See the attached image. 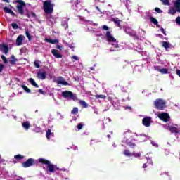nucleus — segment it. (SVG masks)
Returning <instances> with one entry per match:
<instances>
[{
  "label": "nucleus",
  "instance_id": "obj_1",
  "mask_svg": "<svg viewBox=\"0 0 180 180\" xmlns=\"http://www.w3.org/2000/svg\"><path fill=\"white\" fill-rule=\"evenodd\" d=\"M105 37L110 46H112V47L110 49V51H117V49H119V44L117 43V41L116 40V39H115L113 35H112V33H110L109 31H107L105 34Z\"/></svg>",
  "mask_w": 180,
  "mask_h": 180
},
{
  "label": "nucleus",
  "instance_id": "obj_2",
  "mask_svg": "<svg viewBox=\"0 0 180 180\" xmlns=\"http://www.w3.org/2000/svg\"><path fill=\"white\" fill-rule=\"evenodd\" d=\"M38 161L41 164H44V165H46V171H48L49 172L54 174V172H56V171L58 169V168H57V166L51 164V162L48 160H46L44 158H39Z\"/></svg>",
  "mask_w": 180,
  "mask_h": 180
},
{
  "label": "nucleus",
  "instance_id": "obj_3",
  "mask_svg": "<svg viewBox=\"0 0 180 180\" xmlns=\"http://www.w3.org/2000/svg\"><path fill=\"white\" fill-rule=\"evenodd\" d=\"M54 6H56V4H54L51 0H46L44 1V11L46 13V15H51V13L54 12Z\"/></svg>",
  "mask_w": 180,
  "mask_h": 180
},
{
  "label": "nucleus",
  "instance_id": "obj_4",
  "mask_svg": "<svg viewBox=\"0 0 180 180\" xmlns=\"http://www.w3.org/2000/svg\"><path fill=\"white\" fill-rule=\"evenodd\" d=\"M124 136H125L122 140V143H125L129 147H131V148H134V147H136V144L130 142V140H133V139H131V137H133V133L131 131H127L124 132Z\"/></svg>",
  "mask_w": 180,
  "mask_h": 180
},
{
  "label": "nucleus",
  "instance_id": "obj_5",
  "mask_svg": "<svg viewBox=\"0 0 180 180\" xmlns=\"http://www.w3.org/2000/svg\"><path fill=\"white\" fill-rule=\"evenodd\" d=\"M62 96L65 99H68V101H73L74 102L78 101V98L77 97V94H73L70 91H65L62 92Z\"/></svg>",
  "mask_w": 180,
  "mask_h": 180
},
{
  "label": "nucleus",
  "instance_id": "obj_6",
  "mask_svg": "<svg viewBox=\"0 0 180 180\" xmlns=\"http://www.w3.org/2000/svg\"><path fill=\"white\" fill-rule=\"evenodd\" d=\"M15 2L16 4H19L18 5H17L18 13H20V15H23V13H25V9L23 8L26 6V4L22 0H16Z\"/></svg>",
  "mask_w": 180,
  "mask_h": 180
},
{
  "label": "nucleus",
  "instance_id": "obj_7",
  "mask_svg": "<svg viewBox=\"0 0 180 180\" xmlns=\"http://www.w3.org/2000/svg\"><path fill=\"white\" fill-rule=\"evenodd\" d=\"M166 103H167L165 101V100L159 98L155 101V107L156 109H159V110H162L165 108Z\"/></svg>",
  "mask_w": 180,
  "mask_h": 180
},
{
  "label": "nucleus",
  "instance_id": "obj_8",
  "mask_svg": "<svg viewBox=\"0 0 180 180\" xmlns=\"http://www.w3.org/2000/svg\"><path fill=\"white\" fill-rule=\"evenodd\" d=\"M36 164V160L33 158H29L27 161L22 163L23 168H29Z\"/></svg>",
  "mask_w": 180,
  "mask_h": 180
},
{
  "label": "nucleus",
  "instance_id": "obj_9",
  "mask_svg": "<svg viewBox=\"0 0 180 180\" xmlns=\"http://www.w3.org/2000/svg\"><path fill=\"white\" fill-rule=\"evenodd\" d=\"M165 129L169 130L171 133H174L175 134H178L180 133V128H177L176 127H173L169 124H166Z\"/></svg>",
  "mask_w": 180,
  "mask_h": 180
},
{
  "label": "nucleus",
  "instance_id": "obj_10",
  "mask_svg": "<svg viewBox=\"0 0 180 180\" xmlns=\"http://www.w3.org/2000/svg\"><path fill=\"white\" fill-rule=\"evenodd\" d=\"M142 124L145 127H150L151 126V117H145L142 120Z\"/></svg>",
  "mask_w": 180,
  "mask_h": 180
},
{
  "label": "nucleus",
  "instance_id": "obj_11",
  "mask_svg": "<svg viewBox=\"0 0 180 180\" xmlns=\"http://www.w3.org/2000/svg\"><path fill=\"white\" fill-rule=\"evenodd\" d=\"M159 119L163 122H168L169 120V115L167 112H162L158 115Z\"/></svg>",
  "mask_w": 180,
  "mask_h": 180
},
{
  "label": "nucleus",
  "instance_id": "obj_12",
  "mask_svg": "<svg viewBox=\"0 0 180 180\" xmlns=\"http://www.w3.org/2000/svg\"><path fill=\"white\" fill-rule=\"evenodd\" d=\"M134 134L135 136H136V137H138L136 141H139V143H143V141H147V136H146V134L137 133H135Z\"/></svg>",
  "mask_w": 180,
  "mask_h": 180
},
{
  "label": "nucleus",
  "instance_id": "obj_13",
  "mask_svg": "<svg viewBox=\"0 0 180 180\" xmlns=\"http://www.w3.org/2000/svg\"><path fill=\"white\" fill-rule=\"evenodd\" d=\"M125 33L129 36H136V32L131 29L130 27H125L124 29Z\"/></svg>",
  "mask_w": 180,
  "mask_h": 180
},
{
  "label": "nucleus",
  "instance_id": "obj_14",
  "mask_svg": "<svg viewBox=\"0 0 180 180\" xmlns=\"http://www.w3.org/2000/svg\"><path fill=\"white\" fill-rule=\"evenodd\" d=\"M0 51H2V53H4V54H8L9 53V46L8 45L3 44L0 45Z\"/></svg>",
  "mask_w": 180,
  "mask_h": 180
},
{
  "label": "nucleus",
  "instance_id": "obj_15",
  "mask_svg": "<svg viewBox=\"0 0 180 180\" xmlns=\"http://www.w3.org/2000/svg\"><path fill=\"white\" fill-rule=\"evenodd\" d=\"M25 39V36L20 34L15 41L16 46H22L23 44V39Z\"/></svg>",
  "mask_w": 180,
  "mask_h": 180
},
{
  "label": "nucleus",
  "instance_id": "obj_16",
  "mask_svg": "<svg viewBox=\"0 0 180 180\" xmlns=\"http://www.w3.org/2000/svg\"><path fill=\"white\" fill-rule=\"evenodd\" d=\"M154 68L155 71H158L160 74H168V68H160V66H155Z\"/></svg>",
  "mask_w": 180,
  "mask_h": 180
},
{
  "label": "nucleus",
  "instance_id": "obj_17",
  "mask_svg": "<svg viewBox=\"0 0 180 180\" xmlns=\"http://www.w3.org/2000/svg\"><path fill=\"white\" fill-rule=\"evenodd\" d=\"M51 53L56 58H63V55L58 53V51H57V49H52Z\"/></svg>",
  "mask_w": 180,
  "mask_h": 180
},
{
  "label": "nucleus",
  "instance_id": "obj_18",
  "mask_svg": "<svg viewBox=\"0 0 180 180\" xmlns=\"http://www.w3.org/2000/svg\"><path fill=\"white\" fill-rule=\"evenodd\" d=\"M37 78L41 79L42 81L46 79V72H39L37 74Z\"/></svg>",
  "mask_w": 180,
  "mask_h": 180
},
{
  "label": "nucleus",
  "instance_id": "obj_19",
  "mask_svg": "<svg viewBox=\"0 0 180 180\" xmlns=\"http://www.w3.org/2000/svg\"><path fill=\"white\" fill-rule=\"evenodd\" d=\"M22 128L25 131H27L29 129H30V122L29 121H25L22 123Z\"/></svg>",
  "mask_w": 180,
  "mask_h": 180
},
{
  "label": "nucleus",
  "instance_id": "obj_20",
  "mask_svg": "<svg viewBox=\"0 0 180 180\" xmlns=\"http://www.w3.org/2000/svg\"><path fill=\"white\" fill-rule=\"evenodd\" d=\"M57 84H60V85H68V82H67V81H65V79H64V78L63 77H59L57 80H56Z\"/></svg>",
  "mask_w": 180,
  "mask_h": 180
},
{
  "label": "nucleus",
  "instance_id": "obj_21",
  "mask_svg": "<svg viewBox=\"0 0 180 180\" xmlns=\"http://www.w3.org/2000/svg\"><path fill=\"white\" fill-rule=\"evenodd\" d=\"M46 137L48 140H50V139H53V137H54V133L51 132V129H48L46 131Z\"/></svg>",
  "mask_w": 180,
  "mask_h": 180
},
{
  "label": "nucleus",
  "instance_id": "obj_22",
  "mask_svg": "<svg viewBox=\"0 0 180 180\" xmlns=\"http://www.w3.org/2000/svg\"><path fill=\"white\" fill-rule=\"evenodd\" d=\"M46 19L49 22H51V25H54V23H56V19H54V18H53L50 14L46 15Z\"/></svg>",
  "mask_w": 180,
  "mask_h": 180
},
{
  "label": "nucleus",
  "instance_id": "obj_23",
  "mask_svg": "<svg viewBox=\"0 0 180 180\" xmlns=\"http://www.w3.org/2000/svg\"><path fill=\"white\" fill-rule=\"evenodd\" d=\"M174 6L176 9V11L180 13V0H176Z\"/></svg>",
  "mask_w": 180,
  "mask_h": 180
},
{
  "label": "nucleus",
  "instance_id": "obj_24",
  "mask_svg": "<svg viewBox=\"0 0 180 180\" xmlns=\"http://www.w3.org/2000/svg\"><path fill=\"white\" fill-rule=\"evenodd\" d=\"M17 61H18V59L15 58V56L12 55L9 60L10 64H11V65H15Z\"/></svg>",
  "mask_w": 180,
  "mask_h": 180
},
{
  "label": "nucleus",
  "instance_id": "obj_25",
  "mask_svg": "<svg viewBox=\"0 0 180 180\" xmlns=\"http://www.w3.org/2000/svg\"><path fill=\"white\" fill-rule=\"evenodd\" d=\"M29 82L33 86H35V88H39V84L36 83V81L33 78L29 79Z\"/></svg>",
  "mask_w": 180,
  "mask_h": 180
},
{
  "label": "nucleus",
  "instance_id": "obj_26",
  "mask_svg": "<svg viewBox=\"0 0 180 180\" xmlns=\"http://www.w3.org/2000/svg\"><path fill=\"white\" fill-rule=\"evenodd\" d=\"M123 154L125 157H133V153H131L129 150H124Z\"/></svg>",
  "mask_w": 180,
  "mask_h": 180
},
{
  "label": "nucleus",
  "instance_id": "obj_27",
  "mask_svg": "<svg viewBox=\"0 0 180 180\" xmlns=\"http://www.w3.org/2000/svg\"><path fill=\"white\" fill-rule=\"evenodd\" d=\"M112 22L116 24L118 27H120V20L118 18H112Z\"/></svg>",
  "mask_w": 180,
  "mask_h": 180
},
{
  "label": "nucleus",
  "instance_id": "obj_28",
  "mask_svg": "<svg viewBox=\"0 0 180 180\" xmlns=\"http://www.w3.org/2000/svg\"><path fill=\"white\" fill-rule=\"evenodd\" d=\"M79 103L83 106V108H84L85 109H86V108H88V103H86V102L82 101V100H79Z\"/></svg>",
  "mask_w": 180,
  "mask_h": 180
},
{
  "label": "nucleus",
  "instance_id": "obj_29",
  "mask_svg": "<svg viewBox=\"0 0 180 180\" xmlns=\"http://www.w3.org/2000/svg\"><path fill=\"white\" fill-rule=\"evenodd\" d=\"M62 26H63L65 29H68V20H63L62 21Z\"/></svg>",
  "mask_w": 180,
  "mask_h": 180
},
{
  "label": "nucleus",
  "instance_id": "obj_30",
  "mask_svg": "<svg viewBox=\"0 0 180 180\" xmlns=\"http://www.w3.org/2000/svg\"><path fill=\"white\" fill-rule=\"evenodd\" d=\"M46 41L48 43H51V44H56V43H58V39H46Z\"/></svg>",
  "mask_w": 180,
  "mask_h": 180
},
{
  "label": "nucleus",
  "instance_id": "obj_31",
  "mask_svg": "<svg viewBox=\"0 0 180 180\" xmlns=\"http://www.w3.org/2000/svg\"><path fill=\"white\" fill-rule=\"evenodd\" d=\"M132 157H134L135 158H139L141 157V153H136V152H132Z\"/></svg>",
  "mask_w": 180,
  "mask_h": 180
},
{
  "label": "nucleus",
  "instance_id": "obj_32",
  "mask_svg": "<svg viewBox=\"0 0 180 180\" xmlns=\"http://www.w3.org/2000/svg\"><path fill=\"white\" fill-rule=\"evenodd\" d=\"M95 98L96 99H106V96L103 94L96 95Z\"/></svg>",
  "mask_w": 180,
  "mask_h": 180
},
{
  "label": "nucleus",
  "instance_id": "obj_33",
  "mask_svg": "<svg viewBox=\"0 0 180 180\" xmlns=\"http://www.w3.org/2000/svg\"><path fill=\"white\" fill-rule=\"evenodd\" d=\"M150 20L153 23V25H158V20H157L154 17H150Z\"/></svg>",
  "mask_w": 180,
  "mask_h": 180
},
{
  "label": "nucleus",
  "instance_id": "obj_34",
  "mask_svg": "<svg viewBox=\"0 0 180 180\" xmlns=\"http://www.w3.org/2000/svg\"><path fill=\"white\" fill-rule=\"evenodd\" d=\"M176 12H178V11H176V9H175L174 8H170L169 10V13H170V15H175L176 13Z\"/></svg>",
  "mask_w": 180,
  "mask_h": 180
},
{
  "label": "nucleus",
  "instance_id": "obj_35",
  "mask_svg": "<svg viewBox=\"0 0 180 180\" xmlns=\"http://www.w3.org/2000/svg\"><path fill=\"white\" fill-rule=\"evenodd\" d=\"M15 160H23L25 158V156H22L20 154L16 155L14 156Z\"/></svg>",
  "mask_w": 180,
  "mask_h": 180
},
{
  "label": "nucleus",
  "instance_id": "obj_36",
  "mask_svg": "<svg viewBox=\"0 0 180 180\" xmlns=\"http://www.w3.org/2000/svg\"><path fill=\"white\" fill-rule=\"evenodd\" d=\"M22 89H24V91H25V92H27V94H30L31 91L30 89L27 88V86H25V85H22L21 86Z\"/></svg>",
  "mask_w": 180,
  "mask_h": 180
},
{
  "label": "nucleus",
  "instance_id": "obj_37",
  "mask_svg": "<svg viewBox=\"0 0 180 180\" xmlns=\"http://www.w3.org/2000/svg\"><path fill=\"white\" fill-rule=\"evenodd\" d=\"M162 46L167 50V49H169V44L167 41H163L162 42Z\"/></svg>",
  "mask_w": 180,
  "mask_h": 180
},
{
  "label": "nucleus",
  "instance_id": "obj_38",
  "mask_svg": "<svg viewBox=\"0 0 180 180\" xmlns=\"http://www.w3.org/2000/svg\"><path fill=\"white\" fill-rule=\"evenodd\" d=\"M72 115H77L78 113V108L75 107L73 110L71 111Z\"/></svg>",
  "mask_w": 180,
  "mask_h": 180
},
{
  "label": "nucleus",
  "instance_id": "obj_39",
  "mask_svg": "<svg viewBox=\"0 0 180 180\" xmlns=\"http://www.w3.org/2000/svg\"><path fill=\"white\" fill-rule=\"evenodd\" d=\"M25 34L28 40L30 41L32 40V35H30V33L29 32V31L27 30L25 32Z\"/></svg>",
  "mask_w": 180,
  "mask_h": 180
},
{
  "label": "nucleus",
  "instance_id": "obj_40",
  "mask_svg": "<svg viewBox=\"0 0 180 180\" xmlns=\"http://www.w3.org/2000/svg\"><path fill=\"white\" fill-rule=\"evenodd\" d=\"M84 127V124L79 123L77 126V130H82V128Z\"/></svg>",
  "mask_w": 180,
  "mask_h": 180
},
{
  "label": "nucleus",
  "instance_id": "obj_41",
  "mask_svg": "<svg viewBox=\"0 0 180 180\" xmlns=\"http://www.w3.org/2000/svg\"><path fill=\"white\" fill-rule=\"evenodd\" d=\"M34 64V66L36 67V68H40V61L35 60Z\"/></svg>",
  "mask_w": 180,
  "mask_h": 180
},
{
  "label": "nucleus",
  "instance_id": "obj_42",
  "mask_svg": "<svg viewBox=\"0 0 180 180\" xmlns=\"http://www.w3.org/2000/svg\"><path fill=\"white\" fill-rule=\"evenodd\" d=\"M63 43H65L66 44V46H68V47H70V49H74V47H75L74 44H70L65 42V41H63Z\"/></svg>",
  "mask_w": 180,
  "mask_h": 180
},
{
  "label": "nucleus",
  "instance_id": "obj_43",
  "mask_svg": "<svg viewBox=\"0 0 180 180\" xmlns=\"http://www.w3.org/2000/svg\"><path fill=\"white\" fill-rule=\"evenodd\" d=\"M1 59L3 60L4 64H8V58H6L5 56L2 55Z\"/></svg>",
  "mask_w": 180,
  "mask_h": 180
},
{
  "label": "nucleus",
  "instance_id": "obj_44",
  "mask_svg": "<svg viewBox=\"0 0 180 180\" xmlns=\"http://www.w3.org/2000/svg\"><path fill=\"white\" fill-rule=\"evenodd\" d=\"M4 10L6 13H11L12 12V10L8 7H4Z\"/></svg>",
  "mask_w": 180,
  "mask_h": 180
},
{
  "label": "nucleus",
  "instance_id": "obj_45",
  "mask_svg": "<svg viewBox=\"0 0 180 180\" xmlns=\"http://www.w3.org/2000/svg\"><path fill=\"white\" fill-rule=\"evenodd\" d=\"M163 5H169V0H160Z\"/></svg>",
  "mask_w": 180,
  "mask_h": 180
},
{
  "label": "nucleus",
  "instance_id": "obj_46",
  "mask_svg": "<svg viewBox=\"0 0 180 180\" xmlns=\"http://www.w3.org/2000/svg\"><path fill=\"white\" fill-rule=\"evenodd\" d=\"M143 50V47L140 46V48H139L138 49H136V51L138 53H141V55L143 56V54H144V52L142 51Z\"/></svg>",
  "mask_w": 180,
  "mask_h": 180
},
{
  "label": "nucleus",
  "instance_id": "obj_47",
  "mask_svg": "<svg viewBox=\"0 0 180 180\" xmlns=\"http://www.w3.org/2000/svg\"><path fill=\"white\" fill-rule=\"evenodd\" d=\"M11 26H12L13 29H18L19 28V25H18V24H16V23H12Z\"/></svg>",
  "mask_w": 180,
  "mask_h": 180
},
{
  "label": "nucleus",
  "instance_id": "obj_48",
  "mask_svg": "<svg viewBox=\"0 0 180 180\" xmlns=\"http://www.w3.org/2000/svg\"><path fill=\"white\" fill-rule=\"evenodd\" d=\"M176 25H178V26H180V16H178L176 18Z\"/></svg>",
  "mask_w": 180,
  "mask_h": 180
},
{
  "label": "nucleus",
  "instance_id": "obj_49",
  "mask_svg": "<svg viewBox=\"0 0 180 180\" xmlns=\"http://www.w3.org/2000/svg\"><path fill=\"white\" fill-rule=\"evenodd\" d=\"M155 12H157L158 13H162V11L161 9H160V8H158V7H156V8H155Z\"/></svg>",
  "mask_w": 180,
  "mask_h": 180
},
{
  "label": "nucleus",
  "instance_id": "obj_50",
  "mask_svg": "<svg viewBox=\"0 0 180 180\" xmlns=\"http://www.w3.org/2000/svg\"><path fill=\"white\" fill-rule=\"evenodd\" d=\"M146 160H147V162H148V164H151V165H153V160H151L150 158L146 157Z\"/></svg>",
  "mask_w": 180,
  "mask_h": 180
},
{
  "label": "nucleus",
  "instance_id": "obj_51",
  "mask_svg": "<svg viewBox=\"0 0 180 180\" xmlns=\"http://www.w3.org/2000/svg\"><path fill=\"white\" fill-rule=\"evenodd\" d=\"M160 32H162V33H163L165 36H167V32H165V30H164V28L161 27Z\"/></svg>",
  "mask_w": 180,
  "mask_h": 180
},
{
  "label": "nucleus",
  "instance_id": "obj_52",
  "mask_svg": "<svg viewBox=\"0 0 180 180\" xmlns=\"http://www.w3.org/2000/svg\"><path fill=\"white\" fill-rule=\"evenodd\" d=\"M96 9H97L98 12H99L101 15H103V12L101 11V8H99L98 6L96 7Z\"/></svg>",
  "mask_w": 180,
  "mask_h": 180
},
{
  "label": "nucleus",
  "instance_id": "obj_53",
  "mask_svg": "<svg viewBox=\"0 0 180 180\" xmlns=\"http://www.w3.org/2000/svg\"><path fill=\"white\" fill-rule=\"evenodd\" d=\"M151 144H152V146H153V147H158V144H157L155 142H154V141H152L151 142Z\"/></svg>",
  "mask_w": 180,
  "mask_h": 180
},
{
  "label": "nucleus",
  "instance_id": "obj_54",
  "mask_svg": "<svg viewBox=\"0 0 180 180\" xmlns=\"http://www.w3.org/2000/svg\"><path fill=\"white\" fill-rule=\"evenodd\" d=\"M102 28L103 30H109V27L107 25H103Z\"/></svg>",
  "mask_w": 180,
  "mask_h": 180
},
{
  "label": "nucleus",
  "instance_id": "obj_55",
  "mask_svg": "<svg viewBox=\"0 0 180 180\" xmlns=\"http://www.w3.org/2000/svg\"><path fill=\"white\" fill-rule=\"evenodd\" d=\"M75 11H79V8H78V3L75 4Z\"/></svg>",
  "mask_w": 180,
  "mask_h": 180
},
{
  "label": "nucleus",
  "instance_id": "obj_56",
  "mask_svg": "<svg viewBox=\"0 0 180 180\" xmlns=\"http://www.w3.org/2000/svg\"><path fill=\"white\" fill-rule=\"evenodd\" d=\"M38 92H39V94H41L42 95H44V91H43V89H39Z\"/></svg>",
  "mask_w": 180,
  "mask_h": 180
},
{
  "label": "nucleus",
  "instance_id": "obj_57",
  "mask_svg": "<svg viewBox=\"0 0 180 180\" xmlns=\"http://www.w3.org/2000/svg\"><path fill=\"white\" fill-rule=\"evenodd\" d=\"M3 70H4V65L0 64V72H2Z\"/></svg>",
  "mask_w": 180,
  "mask_h": 180
},
{
  "label": "nucleus",
  "instance_id": "obj_58",
  "mask_svg": "<svg viewBox=\"0 0 180 180\" xmlns=\"http://www.w3.org/2000/svg\"><path fill=\"white\" fill-rule=\"evenodd\" d=\"M56 49H58V50H63V46L60 45H56Z\"/></svg>",
  "mask_w": 180,
  "mask_h": 180
},
{
  "label": "nucleus",
  "instance_id": "obj_59",
  "mask_svg": "<svg viewBox=\"0 0 180 180\" xmlns=\"http://www.w3.org/2000/svg\"><path fill=\"white\" fill-rule=\"evenodd\" d=\"M72 60H75L76 61H78V58L77 57V56H72Z\"/></svg>",
  "mask_w": 180,
  "mask_h": 180
},
{
  "label": "nucleus",
  "instance_id": "obj_60",
  "mask_svg": "<svg viewBox=\"0 0 180 180\" xmlns=\"http://www.w3.org/2000/svg\"><path fill=\"white\" fill-rule=\"evenodd\" d=\"M90 25H94V26H98V24L94 23L92 21H88Z\"/></svg>",
  "mask_w": 180,
  "mask_h": 180
},
{
  "label": "nucleus",
  "instance_id": "obj_61",
  "mask_svg": "<svg viewBox=\"0 0 180 180\" xmlns=\"http://www.w3.org/2000/svg\"><path fill=\"white\" fill-rule=\"evenodd\" d=\"M176 74L178 75V77H180V70H176Z\"/></svg>",
  "mask_w": 180,
  "mask_h": 180
},
{
  "label": "nucleus",
  "instance_id": "obj_62",
  "mask_svg": "<svg viewBox=\"0 0 180 180\" xmlns=\"http://www.w3.org/2000/svg\"><path fill=\"white\" fill-rule=\"evenodd\" d=\"M94 112L96 115H98V109L97 108H94Z\"/></svg>",
  "mask_w": 180,
  "mask_h": 180
},
{
  "label": "nucleus",
  "instance_id": "obj_63",
  "mask_svg": "<svg viewBox=\"0 0 180 180\" xmlns=\"http://www.w3.org/2000/svg\"><path fill=\"white\" fill-rule=\"evenodd\" d=\"M31 15L33 17V18H35L36 17V14L34 13H31Z\"/></svg>",
  "mask_w": 180,
  "mask_h": 180
},
{
  "label": "nucleus",
  "instance_id": "obj_64",
  "mask_svg": "<svg viewBox=\"0 0 180 180\" xmlns=\"http://www.w3.org/2000/svg\"><path fill=\"white\" fill-rule=\"evenodd\" d=\"M143 168H147V164L144 163V164L143 165Z\"/></svg>",
  "mask_w": 180,
  "mask_h": 180
}]
</instances>
